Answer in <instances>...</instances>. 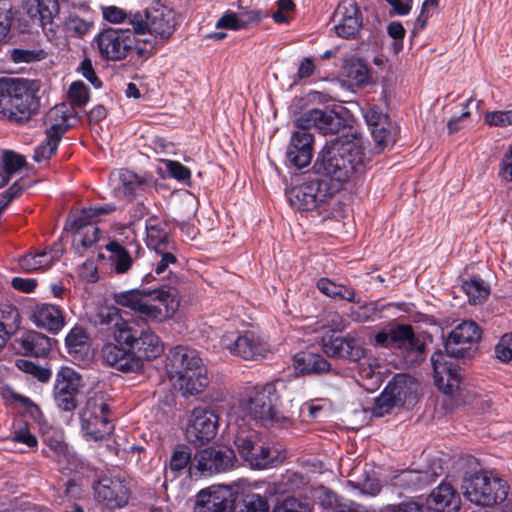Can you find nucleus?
Instances as JSON below:
<instances>
[{"instance_id": "f257e3e1", "label": "nucleus", "mask_w": 512, "mask_h": 512, "mask_svg": "<svg viewBox=\"0 0 512 512\" xmlns=\"http://www.w3.org/2000/svg\"><path fill=\"white\" fill-rule=\"evenodd\" d=\"M115 344L102 348L104 361L123 372L141 369L143 360H152L164 350L159 337L150 328L137 321H122L114 332Z\"/></svg>"}, {"instance_id": "f03ea898", "label": "nucleus", "mask_w": 512, "mask_h": 512, "mask_svg": "<svg viewBox=\"0 0 512 512\" xmlns=\"http://www.w3.org/2000/svg\"><path fill=\"white\" fill-rule=\"evenodd\" d=\"M335 135L318 154L313 170L335 181L345 182L364 171V148L361 137L345 120L344 127Z\"/></svg>"}, {"instance_id": "7ed1b4c3", "label": "nucleus", "mask_w": 512, "mask_h": 512, "mask_svg": "<svg viewBox=\"0 0 512 512\" xmlns=\"http://www.w3.org/2000/svg\"><path fill=\"white\" fill-rule=\"evenodd\" d=\"M344 127V118L333 110L310 109L294 121V131L286 151V160L300 169L310 164L313 156L314 134L317 130L323 135L339 133Z\"/></svg>"}, {"instance_id": "20e7f679", "label": "nucleus", "mask_w": 512, "mask_h": 512, "mask_svg": "<svg viewBox=\"0 0 512 512\" xmlns=\"http://www.w3.org/2000/svg\"><path fill=\"white\" fill-rule=\"evenodd\" d=\"M169 284L149 289H132L115 294L117 304L139 313L142 320L162 321L172 316L179 307V292L173 285L178 277H168Z\"/></svg>"}, {"instance_id": "39448f33", "label": "nucleus", "mask_w": 512, "mask_h": 512, "mask_svg": "<svg viewBox=\"0 0 512 512\" xmlns=\"http://www.w3.org/2000/svg\"><path fill=\"white\" fill-rule=\"evenodd\" d=\"M40 80L0 79V118L15 123L27 122L40 108Z\"/></svg>"}, {"instance_id": "423d86ee", "label": "nucleus", "mask_w": 512, "mask_h": 512, "mask_svg": "<svg viewBox=\"0 0 512 512\" xmlns=\"http://www.w3.org/2000/svg\"><path fill=\"white\" fill-rule=\"evenodd\" d=\"M165 372L172 384H203L209 382L208 371L199 353L189 347L178 345L166 356Z\"/></svg>"}, {"instance_id": "0eeeda50", "label": "nucleus", "mask_w": 512, "mask_h": 512, "mask_svg": "<svg viewBox=\"0 0 512 512\" xmlns=\"http://www.w3.org/2000/svg\"><path fill=\"white\" fill-rule=\"evenodd\" d=\"M290 205L299 211H317L322 214L329 210L335 193L328 181L313 178L305 179L286 192Z\"/></svg>"}, {"instance_id": "6e6552de", "label": "nucleus", "mask_w": 512, "mask_h": 512, "mask_svg": "<svg viewBox=\"0 0 512 512\" xmlns=\"http://www.w3.org/2000/svg\"><path fill=\"white\" fill-rule=\"evenodd\" d=\"M461 489L467 500L481 506H491L502 502L508 495L507 483L484 471L466 473Z\"/></svg>"}, {"instance_id": "1a4fd4ad", "label": "nucleus", "mask_w": 512, "mask_h": 512, "mask_svg": "<svg viewBox=\"0 0 512 512\" xmlns=\"http://www.w3.org/2000/svg\"><path fill=\"white\" fill-rule=\"evenodd\" d=\"M129 23L136 35L149 33L163 41L170 39L179 22L173 9L157 3L144 12L129 13Z\"/></svg>"}, {"instance_id": "9d476101", "label": "nucleus", "mask_w": 512, "mask_h": 512, "mask_svg": "<svg viewBox=\"0 0 512 512\" xmlns=\"http://www.w3.org/2000/svg\"><path fill=\"white\" fill-rule=\"evenodd\" d=\"M277 401L275 386H250L241 398L240 406L255 421L268 426L281 419L276 407Z\"/></svg>"}, {"instance_id": "9b49d317", "label": "nucleus", "mask_w": 512, "mask_h": 512, "mask_svg": "<svg viewBox=\"0 0 512 512\" xmlns=\"http://www.w3.org/2000/svg\"><path fill=\"white\" fill-rule=\"evenodd\" d=\"M374 344L379 347L401 351L402 354L424 353L425 344L415 335L409 324L390 323L376 333Z\"/></svg>"}, {"instance_id": "f8f14e48", "label": "nucleus", "mask_w": 512, "mask_h": 512, "mask_svg": "<svg viewBox=\"0 0 512 512\" xmlns=\"http://www.w3.org/2000/svg\"><path fill=\"white\" fill-rule=\"evenodd\" d=\"M109 405L102 394L89 397L80 413L81 427L93 440H102L109 436L114 425L108 419Z\"/></svg>"}, {"instance_id": "ddd939ff", "label": "nucleus", "mask_w": 512, "mask_h": 512, "mask_svg": "<svg viewBox=\"0 0 512 512\" xmlns=\"http://www.w3.org/2000/svg\"><path fill=\"white\" fill-rule=\"evenodd\" d=\"M135 36L134 29H103L95 39L101 58L114 62L125 59L136 42Z\"/></svg>"}, {"instance_id": "4468645a", "label": "nucleus", "mask_w": 512, "mask_h": 512, "mask_svg": "<svg viewBox=\"0 0 512 512\" xmlns=\"http://www.w3.org/2000/svg\"><path fill=\"white\" fill-rule=\"evenodd\" d=\"M481 335L482 330L476 322L463 321L448 334L444 344L445 351L457 357L471 358L477 350L476 344Z\"/></svg>"}, {"instance_id": "2eb2a0df", "label": "nucleus", "mask_w": 512, "mask_h": 512, "mask_svg": "<svg viewBox=\"0 0 512 512\" xmlns=\"http://www.w3.org/2000/svg\"><path fill=\"white\" fill-rule=\"evenodd\" d=\"M238 497L237 490L230 486L210 487L198 493L194 512H230Z\"/></svg>"}, {"instance_id": "dca6fc26", "label": "nucleus", "mask_w": 512, "mask_h": 512, "mask_svg": "<svg viewBox=\"0 0 512 512\" xmlns=\"http://www.w3.org/2000/svg\"><path fill=\"white\" fill-rule=\"evenodd\" d=\"M218 416L211 410L195 408L186 428V439L195 446L211 441L217 433Z\"/></svg>"}, {"instance_id": "f3484780", "label": "nucleus", "mask_w": 512, "mask_h": 512, "mask_svg": "<svg viewBox=\"0 0 512 512\" xmlns=\"http://www.w3.org/2000/svg\"><path fill=\"white\" fill-rule=\"evenodd\" d=\"M321 343L323 352L329 357L356 362L365 355L359 339L349 334L341 336L330 331L322 337Z\"/></svg>"}, {"instance_id": "a211bd4d", "label": "nucleus", "mask_w": 512, "mask_h": 512, "mask_svg": "<svg viewBox=\"0 0 512 512\" xmlns=\"http://www.w3.org/2000/svg\"><path fill=\"white\" fill-rule=\"evenodd\" d=\"M331 20L336 34L344 39L355 38L363 25L362 13L354 0L340 2Z\"/></svg>"}, {"instance_id": "6ab92c4d", "label": "nucleus", "mask_w": 512, "mask_h": 512, "mask_svg": "<svg viewBox=\"0 0 512 512\" xmlns=\"http://www.w3.org/2000/svg\"><path fill=\"white\" fill-rule=\"evenodd\" d=\"M194 461L197 470L213 474L230 470L234 466L236 456L231 449L208 447L198 451L194 455Z\"/></svg>"}, {"instance_id": "aec40b11", "label": "nucleus", "mask_w": 512, "mask_h": 512, "mask_svg": "<svg viewBox=\"0 0 512 512\" xmlns=\"http://www.w3.org/2000/svg\"><path fill=\"white\" fill-rule=\"evenodd\" d=\"M98 501L109 508H120L128 502V488L117 476H101L93 485Z\"/></svg>"}, {"instance_id": "412c9836", "label": "nucleus", "mask_w": 512, "mask_h": 512, "mask_svg": "<svg viewBox=\"0 0 512 512\" xmlns=\"http://www.w3.org/2000/svg\"><path fill=\"white\" fill-rule=\"evenodd\" d=\"M460 357L438 350L431 356L435 384H450L451 381L460 383L465 380V370L460 366Z\"/></svg>"}, {"instance_id": "4be33fe9", "label": "nucleus", "mask_w": 512, "mask_h": 512, "mask_svg": "<svg viewBox=\"0 0 512 512\" xmlns=\"http://www.w3.org/2000/svg\"><path fill=\"white\" fill-rule=\"evenodd\" d=\"M440 459H435L425 470H405L394 477V485L405 490H416L433 483L443 475Z\"/></svg>"}, {"instance_id": "5701e85b", "label": "nucleus", "mask_w": 512, "mask_h": 512, "mask_svg": "<svg viewBox=\"0 0 512 512\" xmlns=\"http://www.w3.org/2000/svg\"><path fill=\"white\" fill-rule=\"evenodd\" d=\"M13 347L26 356L44 357L51 350L52 339L40 332L27 331L14 340Z\"/></svg>"}, {"instance_id": "b1692460", "label": "nucleus", "mask_w": 512, "mask_h": 512, "mask_svg": "<svg viewBox=\"0 0 512 512\" xmlns=\"http://www.w3.org/2000/svg\"><path fill=\"white\" fill-rule=\"evenodd\" d=\"M73 116H76V113L68 104L55 105L45 116L46 135L61 140L62 136L72 127L68 120Z\"/></svg>"}, {"instance_id": "393cba45", "label": "nucleus", "mask_w": 512, "mask_h": 512, "mask_svg": "<svg viewBox=\"0 0 512 512\" xmlns=\"http://www.w3.org/2000/svg\"><path fill=\"white\" fill-rule=\"evenodd\" d=\"M261 442L262 439L259 432L245 425L239 426L234 438V444L238 453L249 465H259L262 463L263 458H257L252 453V451L258 449L257 445Z\"/></svg>"}, {"instance_id": "a878e982", "label": "nucleus", "mask_w": 512, "mask_h": 512, "mask_svg": "<svg viewBox=\"0 0 512 512\" xmlns=\"http://www.w3.org/2000/svg\"><path fill=\"white\" fill-rule=\"evenodd\" d=\"M428 504L438 512H457L460 509L461 499L450 484L442 483L432 491Z\"/></svg>"}, {"instance_id": "bb28decb", "label": "nucleus", "mask_w": 512, "mask_h": 512, "mask_svg": "<svg viewBox=\"0 0 512 512\" xmlns=\"http://www.w3.org/2000/svg\"><path fill=\"white\" fill-rule=\"evenodd\" d=\"M403 386H385L383 391L374 398V405L370 411L375 417L389 414L395 407L404 405Z\"/></svg>"}, {"instance_id": "cd10ccee", "label": "nucleus", "mask_w": 512, "mask_h": 512, "mask_svg": "<svg viewBox=\"0 0 512 512\" xmlns=\"http://www.w3.org/2000/svg\"><path fill=\"white\" fill-rule=\"evenodd\" d=\"M24 9L44 29L59 13L60 6L58 0H24Z\"/></svg>"}, {"instance_id": "c85d7f7f", "label": "nucleus", "mask_w": 512, "mask_h": 512, "mask_svg": "<svg viewBox=\"0 0 512 512\" xmlns=\"http://www.w3.org/2000/svg\"><path fill=\"white\" fill-rule=\"evenodd\" d=\"M35 324L38 327L57 333L64 326V317L58 306L41 304L36 306L33 312Z\"/></svg>"}, {"instance_id": "c756f323", "label": "nucleus", "mask_w": 512, "mask_h": 512, "mask_svg": "<svg viewBox=\"0 0 512 512\" xmlns=\"http://www.w3.org/2000/svg\"><path fill=\"white\" fill-rule=\"evenodd\" d=\"M68 354L74 360H88L91 357L89 336L86 331L80 327H73L65 339Z\"/></svg>"}, {"instance_id": "7c9ffc66", "label": "nucleus", "mask_w": 512, "mask_h": 512, "mask_svg": "<svg viewBox=\"0 0 512 512\" xmlns=\"http://www.w3.org/2000/svg\"><path fill=\"white\" fill-rule=\"evenodd\" d=\"M65 229H70L81 235L80 244L76 246V251L80 254L91 248L99 239V228L80 216L67 221Z\"/></svg>"}, {"instance_id": "2f4dec72", "label": "nucleus", "mask_w": 512, "mask_h": 512, "mask_svg": "<svg viewBox=\"0 0 512 512\" xmlns=\"http://www.w3.org/2000/svg\"><path fill=\"white\" fill-rule=\"evenodd\" d=\"M155 222L156 220L153 218L147 221V246L155 250V252L174 250V243L171 241L170 235L166 231V225Z\"/></svg>"}, {"instance_id": "473e14b6", "label": "nucleus", "mask_w": 512, "mask_h": 512, "mask_svg": "<svg viewBox=\"0 0 512 512\" xmlns=\"http://www.w3.org/2000/svg\"><path fill=\"white\" fill-rule=\"evenodd\" d=\"M294 368L300 374H318L328 371L329 362L319 354L300 352L294 357Z\"/></svg>"}, {"instance_id": "72a5a7b5", "label": "nucleus", "mask_w": 512, "mask_h": 512, "mask_svg": "<svg viewBox=\"0 0 512 512\" xmlns=\"http://www.w3.org/2000/svg\"><path fill=\"white\" fill-rule=\"evenodd\" d=\"M318 499L324 508L331 509L333 512H369L364 506L348 502L327 488L319 489Z\"/></svg>"}, {"instance_id": "f704fd0d", "label": "nucleus", "mask_w": 512, "mask_h": 512, "mask_svg": "<svg viewBox=\"0 0 512 512\" xmlns=\"http://www.w3.org/2000/svg\"><path fill=\"white\" fill-rule=\"evenodd\" d=\"M229 349L232 353L245 360H256L263 356L262 345L255 339L252 333L238 336L235 342L229 346Z\"/></svg>"}, {"instance_id": "c9c22d12", "label": "nucleus", "mask_w": 512, "mask_h": 512, "mask_svg": "<svg viewBox=\"0 0 512 512\" xmlns=\"http://www.w3.org/2000/svg\"><path fill=\"white\" fill-rule=\"evenodd\" d=\"M106 250L110 252L109 260L116 274H124L130 270L133 259L129 251L118 241H110L106 246Z\"/></svg>"}, {"instance_id": "e433bc0d", "label": "nucleus", "mask_w": 512, "mask_h": 512, "mask_svg": "<svg viewBox=\"0 0 512 512\" xmlns=\"http://www.w3.org/2000/svg\"><path fill=\"white\" fill-rule=\"evenodd\" d=\"M317 288L324 295L340 300H346L352 303H358L355 290L344 284H337L328 278H321L317 281Z\"/></svg>"}, {"instance_id": "4c0bfd02", "label": "nucleus", "mask_w": 512, "mask_h": 512, "mask_svg": "<svg viewBox=\"0 0 512 512\" xmlns=\"http://www.w3.org/2000/svg\"><path fill=\"white\" fill-rule=\"evenodd\" d=\"M146 185L144 178L138 176L132 171L124 170L119 173L118 184L115 190L119 195L132 197L143 190Z\"/></svg>"}, {"instance_id": "58836bf2", "label": "nucleus", "mask_w": 512, "mask_h": 512, "mask_svg": "<svg viewBox=\"0 0 512 512\" xmlns=\"http://www.w3.org/2000/svg\"><path fill=\"white\" fill-rule=\"evenodd\" d=\"M80 392L77 386H55L54 399L59 409L74 411L79 404Z\"/></svg>"}, {"instance_id": "ea45409f", "label": "nucleus", "mask_w": 512, "mask_h": 512, "mask_svg": "<svg viewBox=\"0 0 512 512\" xmlns=\"http://www.w3.org/2000/svg\"><path fill=\"white\" fill-rule=\"evenodd\" d=\"M189 464L190 473L192 472L193 466L195 467L196 462L192 460L191 449L186 445H178L170 458L169 472L173 474V478L177 477V474L185 469Z\"/></svg>"}, {"instance_id": "a19ab883", "label": "nucleus", "mask_w": 512, "mask_h": 512, "mask_svg": "<svg viewBox=\"0 0 512 512\" xmlns=\"http://www.w3.org/2000/svg\"><path fill=\"white\" fill-rule=\"evenodd\" d=\"M462 290L467 295L469 303L473 305L482 304L490 294L489 285L480 278L464 281Z\"/></svg>"}, {"instance_id": "79ce46f5", "label": "nucleus", "mask_w": 512, "mask_h": 512, "mask_svg": "<svg viewBox=\"0 0 512 512\" xmlns=\"http://www.w3.org/2000/svg\"><path fill=\"white\" fill-rule=\"evenodd\" d=\"M441 393L443 405L449 409L468 402L466 386H437Z\"/></svg>"}, {"instance_id": "37998d69", "label": "nucleus", "mask_w": 512, "mask_h": 512, "mask_svg": "<svg viewBox=\"0 0 512 512\" xmlns=\"http://www.w3.org/2000/svg\"><path fill=\"white\" fill-rule=\"evenodd\" d=\"M371 134L376 146L383 150L385 148L392 147L395 144L398 135V128L390 121L379 128H372Z\"/></svg>"}, {"instance_id": "c03bdc74", "label": "nucleus", "mask_w": 512, "mask_h": 512, "mask_svg": "<svg viewBox=\"0 0 512 512\" xmlns=\"http://www.w3.org/2000/svg\"><path fill=\"white\" fill-rule=\"evenodd\" d=\"M59 258L57 251L52 252L43 251L36 255H26L20 259V265L23 269L32 271L52 265L54 261Z\"/></svg>"}, {"instance_id": "a18cd8bd", "label": "nucleus", "mask_w": 512, "mask_h": 512, "mask_svg": "<svg viewBox=\"0 0 512 512\" xmlns=\"http://www.w3.org/2000/svg\"><path fill=\"white\" fill-rule=\"evenodd\" d=\"M233 512H269V504L259 494H249L233 506Z\"/></svg>"}, {"instance_id": "49530a36", "label": "nucleus", "mask_w": 512, "mask_h": 512, "mask_svg": "<svg viewBox=\"0 0 512 512\" xmlns=\"http://www.w3.org/2000/svg\"><path fill=\"white\" fill-rule=\"evenodd\" d=\"M6 176H1L0 187L8 184L9 176L18 172L25 164V157L13 151H6L3 155Z\"/></svg>"}, {"instance_id": "de8ad7c7", "label": "nucleus", "mask_w": 512, "mask_h": 512, "mask_svg": "<svg viewBox=\"0 0 512 512\" xmlns=\"http://www.w3.org/2000/svg\"><path fill=\"white\" fill-rule=\"evenodd\" d=\"M19 324L20 314L18 309L10 307L7 321L0 320V350L5 346L9 337L17 331Z\"/></svg>"}, {"instance_id": "09e8293b", "label": "nucleus", "mask_w": 512, "mask_h": 512, "mask_svg": "<svg viewBox=\"0 0 512 512\" xmlns=\"http://www.w3.org/2000/svg\"><path fill=\"white\" fill-rule=\"evenodd\" d=\"M92 22L80 18L78 15H69L64 22V29L71 37H83L92 27Z\"/></svg>"}, {"instance_id": "8fccbe9b", "label": "nucleus", "mask_w": 512, "mask_h": 512, "mask_svg": "<svg viewBox=\"0 0 512 512\" xmlns=\"http://www.w3.org/2000/svg\"><path fill=\"white\" fill-rule=\"evenodd\" d=\"M382 310L377 302H369L360 305L357 308H352L349 316L353 321L364 323L374 320L375 316Z\"/></svg>"}, {"instance_id": "3c124183", "label": "nucleus", "mask_w": 512, "mask_h": 512, "mask_svg": "<svg viewBox=\"0 0 512 512\" xmlns=\"http://www.w3.org/2000/svg\"><path fill=\"white\" fill-rule=\"evenodd\" d=\"M68 95L71 101L70 107H83L89 100V89L81 81H75L70 85Z\"/></svg>"}, {"instance_id": "603ef678", "label": "nucleus", "mask_w": 512, "mask_h": 512, "mask_svg": "<svg viewBox=\"0 0 512 512\" xmlns=\"http://www.w3.org/2000/svg\"><path fill=\"white\" fill-rule=\"evenodd\" d=\"M47 53L43 49L29 50V49H13L10 58L14 63H32L45 59Z\"/></svg>"}, {"instance_id": "864d4df0", "label": "nucleus", "mask_w": 512, "mask_h": 512, "mask_svg": "<svg viewBox=\"0 0 512 512\" xmlns=\"http://www.w3.org/2000/svg\"><path fill=\"white\" fill-rule=\"evenodd\" d=\"M16 366L19 370L33 375L40 382H47L51 376V371L49 369L38 366L32 361L26 359L16 360Z\"/></svg>"}, {"instance_id": "5fc2aeb1", "label": "nucleus", "mask_w": 512, "mask_h": 512, "mask_svg": "<svg viewBox=\"0 0 512 512\" xmlns=\"http://www.w3.org/2000/svg\"><path fill=\"white\" fill-rule=\"evenodd\" d=\"M59 142V139H56L55 137H52L50 135H46V142L39 145L35 149L33 159L36 162H41L49 159L52 155L56 153Z\"/></svg>"}, {"instance_id": "6e6d98bb", "label": "nucleus", "mask_w": 512, "mask_h": 512, "mask_svg": "<svg viewBox=\"0 0 512 512\" xmlns=\"http://www.w3.org/2000/svg\"><path fill=\"white\" fill-rule=\"evenodd\" d=\"M272 512H311V508L306 501L288 497L275 506Z\"/></svg>"}, {"instance_id": "4d7b16f0", "label": "nucleus", "mask_w": 512, "mask_h": 512, "mask_svg": "<svg viewBox=\"0 0 512 512\" xmlns=\"http://www.w3.org/2000/svg\"><path fill=\"white\" fill-rule=\"evenodd\" d=\"M216 28L240 30L246 28V23H244V19L239 17L235 12L227 11L218 19Z\"/></svg>"}, {"instance_id": "13d9d810", "label": "nucleus", "mask_w": 512, "mask_h": 512, "mask_svg": "<svg viewBox=\"0 0 512 512\" xmlns=\"http://www.w3.org/2000/svg\"><path fill=\"white\" fill-rule=\"evenodd\" d=\"M484 120L489 126L506 127L512 125V110L487 112Z\"/></svg>"}, {"instance_id": "bf43d9fd", "label": "nucleus", "mask_w": 512, "mask_h": 512, "mask_svg": "<svg viewBox=\"0 0 512 512\" xmlns=\"http://www.w3.org/2000/svg\"><path fill=\"white\" fill-rule=\"evenodd\" d=\"M496 357L504 363L512 359V333L504 334L495 346Z\"/></svg>"}, {"instance_id": "052dcab7", "label": "nucleus", "mask_w": 512, "mask_h": 512, "mask_svg": "<svg viewBox=\"0 0 512 512\" xmlns=\"http://www.w3.org/2000/svg\"><path fill=\"white\" fill-rule=\"evenodd\" d=\"M388 35L394 39L392 44L395 53L400 52L403 49V38L405 36V28L400 22H391L387 26Z\"/></svg>"}, {"instance_id": "680f3d73", "label": "nucleus", "mask_w": 512, "mask_h": 512, "mask_svg": "<svg viewBox=\"0 0 512 512\" xmlns=\"http://www.w3.org/2000/svg\"><path fill=\"white\" fill-rule=\"evenodd\" d=\"M377 375H383V378H380L378 381L380 384H415L414 379L405 373H392L388 368H385L384 371L379 370Z\"/></svg>"}, {"instance_id": "e2e57ef3", "label": "nucleus", "mask_w": 512, "mask_h": 512, "mask_svg": "<svg viewBox=\"0 0 512 512\" xmlns=\"http://www.w3.org/2000/svg\"><path fill=\"white\" fill-rule=\"evenodd\" d=\"M133 47L138 57L148 59L156 53L157 42L152 38L138 39Z\"/></svg>"}, {"instance_id": "0e129e2a", "label": "nucleus", "mask_w": 512, "mask_h": 512, "mask_svg": "<svg viewBox=\"0 0 512 512\" xmlns=\"http://www.w3.org/2000/svg\"><path fill=\"white\" fill-rule=\"evenodd\" d=\"M365 120L372 128H379L390 122L389 116L384 114L378 107H371L365 113Z\"/></svg>"}, {"instance_id": "69168bd1", "label": "nucleus", "mask_w": 512, "mask_h": 512, "mask_svg": "<svg viewBox=\"0 0 512 512\" xmlns=\"http://www.w3.org/2000/svg\"><path fill=\"white\" fill-rule=\"evenodd\" d=\"M116 210V206L113 204H104L95 207L83 208L81 213L78 215L83 219L91 222L94 217L110 214Z\"/></svg>"}, {"instance_id": "338daca9", "label": "nucleus", "mask_w": 512, "mask_h": 512, "mask_svg": "<svg viewBox=\"0 0 512 512\" xmlns=\"http://www.w3.org/2000/svg\"><path fill=\"white\" fill-rule=\"evenodd\" d=\"M80 381H82V375L71 367H62L56 376V384H77Z\"/></svg>"}, {"instance_id": "774afa93", "label": "nucleus", "mask_w": 512, "mask_h": 512, "mask_svg": "<svg viewBox=\"0 0 512 512\" xmlns=\"http://www.w3.org/2000/svg\"><path fill=\"white\" fill-rule=\"evenodd\" d=\"M381 512H425L423 505L417 502H402L397 505H387L382 508Z\"/></svg>"}]
</instances>
